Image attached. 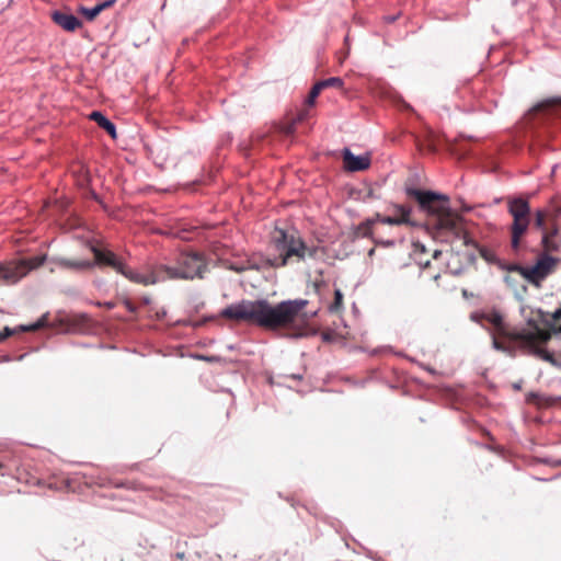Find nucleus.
<instances>
[{
	"label": "nucleus",
	"instance_id": "1",
	"mask_svg": "<svg viewBox=\"0 0 561 561\" xmlns=\"http://www.w3.org/2000/svg\"><path fill=\"white\" fill-rule=\"evenodd\" d=\"M306 300L282 301L275 306L267 300H242L221 310L225 319L247 322L268 330L298 328L305 322Z\"/></svg>",
	"mask_w": 561,
	"mask_h": 561
},
{
	"label": "nucleus",
	"instance_id": "2",
	"mask_svg": "<svg viewBox=\"0 0 561 561\" xmlns=\"http://www.w3.org/2000/svg\"><path fill=\"white\" fill-rule=\"evenodd\" d=\"M407 195L414 198L420 209L427 215V225L437 234H453L460 238L463 232V218L450 208V199L445 194L408 187Z\"/></svg>",
	"mask_w": 561,
	"mask_h": 561
},
{
	"label": "nucleus",
	"instance_id": "3",
	"mask_svg": "<svg viewBox=\"0 0 561 561\" xmlns=\"http://www.w3.org/2000/svg\"><path fill=\"white\" fill-rule=\"evenodd\" d=\"M273 243L276 251L279 254L273 259H266L263 263L256 260H249L248 265L233 266L236 272H243L245 270H260L262 265L268 267H284L294 262H301L306 256L314 257L317 254V248H309L300 239L293 234H287L285 230L278 229L273 236Z\"/></svg>",
	"mask_w": 561,
	"mask_h": 561
},
{
	"label": "nucleus",
	"instance_id": "4",
	"mask_svg": "<svg viewBox=\"0 0 561 561\" xmlns=\"http://www.w3.org/2000/svg\"><path fill=\"white\" fill-rule=\"evenodd\" d=\"M527 330L514 347L519 348L523 353L534 355L546 362L553 363V354L542 347L551 339V332L541 328L542 324H549L546 313L541 310L530 311V316L526 319Z\"/></svg>",
	"mask_w": 561,
	"mask_h": 561
},
{
	"label": "nucleus",
	"instance_id": "5",
	"mask_svg": "<svg viewBox=\"0 0 561 561\" xmlns=\"http://www.w3.org/2000/svg\"><path fill=\"white\" fill-rule=\"evenodd\" d=\"M165 280L168 279H194L202 278L207 265L199 253H181L174 266L162 264Z\"/></svg>",
	"mask_w": 561,
	"mask_h": 561
},
{
	"label": "nucleus",
	"instance_id": "6",
	"mask_svg": "<svg viewBox=\"0 0 561 561\" xmlns=\"http://www.w3.org/2000/svg\"><path fill=\"white\" fill-rule=\"evenodd\" d=\"M506 201L507 211L513 217V222L510 227L511 245L514 250H517L522 238L530 225V205L523 197H507Z\"/></svg>",
	"mask_w": 561,
	"mask_h": 561
},
{
	"label": "nucleus",
	"instance_id": "7",
	"mask_svg": "<svg viewBox=\"0 0 561 561\" xmlns=\"http://www.w3.org/2000/svg\"><path fill=\"white\" fill-rule=\"evenodd\" d=\"M560 260L553 257L547 253L538 255L536 263L533 266H523L519 264H513L508 267V271L518 273L525 280L533 284L537 288L541 287V283L554 271Z\"/></svg>",
	"mask_w": 561,
	"mask_h": 561
},
{
	"label": "nucleus",
	"instance_id": "8",
	"mask_svg": "<svg viewBox=\"0 0 561 561\" xmlns=\"http://www.w3.org/2000/svg\"><path fill=\"white\" fill-rule=\"evenodd\" d=\"M488 321L494 328L493 345L496 350L511 352L519 341L527 328L511 327L504 322L499 312H493L488 317Z\"/></svg>",
	"mask_w": 561,
	"mask_h": 561
},
{
	"label": "nucleus",
	"instance_id": "9",
	"mask_svg": "<svg viewBox=\"0 0 561 561\" xmlns=\"http://www.w3.org/2000/svg\"><path fill=\"white\" fill-rule=\"evenodd\" d=\"M43 262V256H33L18 262L0 264V286L18 283L30 271L41 266Z\"/></svg>",
	"mask_w": 561,
	"mask_h": 561
},
{
	"label": "nucleus",
	"instance_id": "10",
	"mask_svg": "<svg viewBox=\"0 0 561 561\" xmlns=\"http://www.w3.org/2000/svg\"><path fill=\"white\" fill-rule=\"evenodd\" d=\"M90 252L93 254V261L72 260V268L84 270L94 265L108 266L121 274L125 266V263L113 251L100 248L99 243Z\"/></svg>",
	"mask_w": 561,
	"mask_h": 561
},
{
	"label": "nucleus",
	"instance_id": "11",
	"mask_svg": "<svg viewBox=\"0 0 561 561\" xmlns=\"http://www.w3.org/2000/svg\"><path fill=\"white\" fill-rule=\"evenodd\" d=\"M161 270H163L162 264L150 266L145 272L134 271L125 264L121 274L133 283L148 286L165 280Z\"/></svg>",
	"mask_w": 561,
	"mask_h": 561
},
{
	"label": "nucleus",
	"instance_id": "12",
	"mask_svg": "<svg viewBox=\"0 0 561 561\" xmlns=\"http://www.w3.org/2000/svg\"><path fill=\"white\" fill-rule=\"evenodd\" d=\"M72 240L85 247L89 251L98 243V234L85 227L81 220L72 214Z\"/></svg>",
	"mask_w": 561,
	"mask_h": 561
},
{
	"label": "nucleus",
	"instance_id": "13",
	"mask_svg": "<svg viewBox=\"0 0 561 561\" xmlns=\"http://www.w3.org/2000/svg\"><path fill=\"white\" fill-rule=\"evenodd\" d=\"M72 176L76 178V184L80 190H82V195L85 198H96L95 192L89 188L91 176L89 170L82 161H72Z\"/></svg>",
	"mask_w": 561,
	"mask_h": 561
},
{
	"label": "nucleus",
	"instance_id": "14",
	"mask_svg": "<svg viewBox=\"0 0 561 561\" xmlns=\"http://www.w3.org/2000/svg\"><path fill=\"white\" fill-rule=\"evenodd\" d=\"M344 169L348 172H358L367 170L370 165L369 154L354 156L347 148L343 150Z\"/></svg>",
	"mask_w": 561,
	"mask_h": 561
},
{
	"label": "nucleus",
	"instance_id": "15",
	"mask_svg": "<svg viewBox=\"0 0 561 561\" xmlns=\"http://www.w3.org/2000/svg\"><path fill=\"white\" fill-rule=\"evenodd\" d=\"M393 209L400 211V217L394 216H381L376 214L375 220L386 225H402L408 224L410 220L411 209L403 205H394Z\"/></svg>",
	"mask_w": 561,
	"mask_h": 561
},
{
	"label": "nucleus",
	"instance_id": "16",
	"mask_svg": "<svg viewBox=\"0 0 561 561\" xmlns=\"http://www.w3.org/2000/svg\"><path fill=\"white\" fill-rule=\"evenodd\" d=\"M460 238L463 240V243L467 247L474 248L479 252L480 256L482 259H484L486 262L496 263L497 257H496L495 252L484 245L479 244L477 241L471 239L465 229H463V232L461 233Z\"/></svg>",
	"mask_w": 561,
	"mask_h": 561
},
{
	"label": "nucleus",
	"instance_id": "17",
	"mask_svg": "<svg viewBox=\"0 0 561 561\" xmlns=\"http://www.w3.org/2000/svg\"><path fill=\"white\" fill-rule=\"evenodd\" d=\"M561 108V98H550L535 105L528 113L534 116L539 113L553 114Z\"/></svg>",
	"mask_w": 561,
	"mask_h": 561
},
{
	"label": "nucleus",
	"instance_id": "18",
	"mask_svg": "<svg viewBox=\"0 0 561 561\" xmlns=\"http://www.w3.org/2000/svg\"><path fill=\"white\" fill-rule=\"evenodd\" d=\"M115 0H107L101 3H98L91 9L79 7L78 11L82 14L88 21H93L103 10L113 5Z\"/></svg>",
	"mask_w": 561,
	"mask_h": 561
},
{
	"label": "nucleus",
	"instance_id": "19",
	"mask_svg": "<svg viewBox=\"0 0 561 561\" xmlns=\"http://www.w3.org/2000/svg\"><path fill=\"white\" fill-rule=\"evenodd\" d=\"M90 118L94 121L101 128H103L113 139H116V127L107 119L101 112H92Z\"/></svg>",
	"mask_w": 561,
	"mask_h": 561
},
{
	"label": "nucleus",
	"instance_id": "20",
	"mask_svg": "<svg viewBox=\"0 0 561 561\" xmlns=\"http://www.w3.org/2000/svg\"><path fill=\"white\" fill-rule=\"evenodd\" d=\"M558 233V229L554 228L552 231H545L542 233L541 245L543 248V253L558 251L559 244L556 242L554 237Z\"/></svg>",
	"mask_w": 561,
	"mask_h": 561
},
{
	"label": "nucleus",
	"instance_id": "21",
	"mask_svg": "<svg viewBox=\"0 0 561 561\" xmlns=\"http://www.w3.org/2000/svg\"><path fill=\"white\" fill-rule=\"evenodd\" d=\"M526 400H527L528 403L535 404V405H537L539 408H541V407H549L553 402L552 399L543 397V396H541L539 393H536V392L528 393Z\"/></svg>",
	"mask_w": 561,
	"mask_h": 561
},
{
	"label": "nucleus",
	"instance_id": "22",
	"mask_svg": "<svg viewBox=\"0 0 561 561\" xmlns=\"http://www.w3.org/2000/svg\"><path fill=\"white\" fill-rule=\"evenodd\" d=\"M51 19L64 30L70 31V14L60 11H54L51 13Z\"/></svg>",
	"mask_w": 561,
	"mask_h": 561
},
{
	"label": "nucleus",
	"instance_id": "23",
	"mask_svg": "<svg viewBox=\"0 0 561 561\" xmlns=\"http://www.w3.org/2000/svg\"><path fill=\"white\" fill-rule=\"evenodd\" d=\"M376 222L375 218L367 219L366 221L358 225L356 234L358 237L367 238L373 236V225Z\"/></svg>",
	"mask_w": 561,
	"mask_h": 561
},
{
	"label": "nucleus",
	"instance_id": "24",
	"mask_svg": "<svg viewBox=\"0 0 561 561\" xmlns=\"http://www.w3.org/2000/svg\"><path fill=\"white\" fill-rule=\"evenodd\" d=\"M319 82L323 90L327 88H335L342 91L344 90V81L339 77H331L324 80H320Z\"/></svg>",
	"mask_w": 561,
	"mask_h": 561
},
{
	"label": "nucleus",
	"instance_id": "25",
	"mask_svg": "<svg viewBox=\"0 0 561 561\" xmlns=\"http://www.w3.org/2000/svg\"><path fill=\"white\" fill-rule=\"evenodd\" d=\"M330 311L333 313H339L343 309V294L340 289H335L334 291V300L329 307Z\"/></svg>",
	"mask_w": 561,
	"mask_h": 561
},
{
	"label": "nucleus",
	"instance_id": "26",
	"mask_svg": "<svg viewBox=\"0 0 561 561\" xmlns=\"http://www.w3.org/2000/svg\"><path fill=\"white\" fill-rule=\"evenodd\" d=\"M546 218L547 211L542 209H538L535 214V226L542 231H547L546 229Z\"/></svg>",
	"mask_w": 561,
	"mask_h": 561
},
{
	"label": "nucleus",
	"instance_id": "27",
	"mask_svg": "<svg viewBox=\"0 0 561 561\" xmlns=\"http://www.w3.org/2000/svg\"><path fill=\"white\" fill-rule=\"evenodd\" d=\"M298 122L296 119H293L289 123L283 124L280 126V133L286 135V136H291L295 133V130H296V124Z\"/></svg>",
	"mask_w": 561,
	"mask_h": 561
},
{
	"label": "nucleus",
	"instance_id": "28",
	"mask_svg": "<svg viewBox=\"0 0 561 561\" xmlns=\"http://www.w3.org/2000/svg\"><path fill=\"white\" fill-rule=\"evenodd\" d=\"M311 107H308L307 105H305V108H302L298 114H297V117L295 118L298 123H301L304 121H306L308 117H309V111H310Z\"/></svg>",
	"mask_w": 561,
	"mask_h": 561
},
{
	"label": "nucleus",
	"instance_id": "29",
	"mask_svg": "<svg viewBox=\"0 0 561 561\" xmlns=\"http://www.w3.org/2000/svg\"><path fill=\"white\" fill-rule=\"evenodd\" d=\"M322 90L323 89L320 85V82L318 81L317 83L313 84V87L311 88L309 94L312 95V96L318 98V95L321 93Z\"/></svg>",
	"mask_w": 561,
	"mask_h": 561
},
{
	"label": "nucleus",
	"instance_id": "30",
	"mask_svg": "<svg viewBox=\"0 0 561 561\" xmlns=\"http://www.w3.org/2000/svg\"><path fill=\"white\" fill-rule=\"evenodd\" d=\"M455 152H459L460 154H467L469 149L465 146V144H458L453 149Z\"/></svg>",
	"mask_w": 561,
	"mask_h": 561
},
{
	"label": "nucleus",
	"instance_id": "31",
	"mask_svg": "<svg viewBox=\"0 0 561 561\" xmlns=\"http://www.w3.org/2000/svg\"><path fill=\"white\" fill-rule=\"evenodd\" d=\"M551 319L553 322L561 320V304L560 307L551 314Z\"/></svg>",
	"mask_w": 561,
	"mask_h": 561
},
{
	"label": "nucleus",
	"instance_id": "32",
	"mask_svg": "<svg viewBox=\"0 0 561 561\" xmlns=\"http://www.w3.org/2000/svg\"><path fill=\"white\" fill-rule=\"evenodd\" d=\"M316 99H317L316 96L308 94L305 105H307L308 107H312L316 103Z\"/></svg>",
	"mask_w": 561,
	"mask_h": 561
},
{
	"label": "nucleus",
	"instance_id": "33",
	"mask_svg": "<svg viewBox=\"0 0 561 561\" xmlns=\"http://www.w3.org/2000/svg\"><path fill=\"white\" fill-rule=\"evenodd\" d=\"M12 334V331L9 328L4 329V332H0V342L4 341Z\"/></svg>",
	"mask_w": 561,
	"mask_h": 561
},
{
	"label": "nucleus",
	"instance_id": "34",
	"mask_svg": "<svg viewBox=\"0 0 561 561\" xmlns=\"http://www.w3.org/2000/svg\"><path fill=\"white\" fill-rule=\"evenodd\" d=\"M39 328H41V323L37 322V323H35V324H33L31 327H22V330L23 331H36Z\"/></svg>",
	"mask_w": 561,
	"mask_h": 561
},
{
	"label": "nucleus",
	"instance_id": "35",
	"mask_svg": "<svg viewBox=\"0 0 561 561\" xmlns=\"http://www.w3.org/2000/svg\"><path fill=\"white\" fill-rule=\"evenodd\" d=\"M527 293V286L526 285H522L520 286V291L519 293H516V296L519 300L523 299V296Z\"/></svg>",
	"mask_w": 561,
	"mask_h": 561
},
{
	"label": "nucleus",
	"instance_id": "36",
	"mask_svg": "<svg viewBox=\"0 0 561 561\" xmlns=\"http://www.w3.org/2000/svg\"><path fill=\"white\" fill-rule=\"evenodd\" d=\"M79 27H81L80 20L72 15V31H75L76 28H79Z\"/></svg>",
	"mask_w": 561,
	"mask_h": 561
},
{
	"label": "nucleus",
	"instance_id": "37",
	"mask_svg": "<svg viewBox=\"0 0 561 561\" xmlns=\"http://www.w3.org/2000/svg\"><path fill=\"white\" fill-rule=\"evenodd\" d=\"M61 484H62V485H61V488H64V489H68V485H69V479H65V480L62 481V483H61Z\"/></svg>",
	"mask_w": 561,
	"mask_h": 561
},
{
	"label": "nucleus",
	"instance_id": "38",
	"mask_svg": "<svg viewBox=\"0 0 561 561\" xmlns=\"http://www.w3.org/2000/svg\"><path fill=\"white\" fill-rule=\"evenodd\" d=\"M304 334V330L301 328H298V330L294 333V335L299 336Z\"/></svg>",
	"mask_w": 561,
	"mask_h": 561
},
{
	"label": "nucleus",
	"instance_id": "39",
	"mask_svg": "<svg viewBox=\"0 0 561 561\" xmlns=\"http://www.w3.org/2000/svg\"><path fill=\"white\" fill-rule=\"evenodd\" d=\"M505 282H506L508 285H512L513 279H512L510 276H506V277H505Z\"/></svg>",
	"mask_w": 561,
	"mask_h": 561
},
{
	"label": "nucleus",
	"instance_id": "40",
	"mask_svg": "<svg viewBox=\"0 0 561 561\" xmlns=\"http://www.w3.org/2000/svg\"><path fill=\"white\" fill-rule=\"evenodd\" d=\"M105 307H106L107 309H112V308L114 307V304H113V302H106V304H105Z\"/></svg>",
	"mask_w": 561,
	"mask_h": 561
},
{
	"label": "nucleus",
	"instance_id": "41",
	"mask_svg": "<svg viewBox=\"0 0 561 561\" xmlns=\"http://www.w3.org/2000/svg\"><path fill=\"white\" fill-rule=\"evenodd\" d=\"M76 318H77V316L72 314V320H71L72 328H73V327H75V324H76Z\"/></svg>",
	"mask_w": 561,
	"mask_h": 561
},
{
	"label": "nucleus",
	"instance_id": "42",
	"mask_svg": "<svg viewBox=\"0 0 561 561\" xmlns=\"http://www.w3.org/2000/svg\"><path fill=\"white\" fill-rule=\"evenodd\" d=\"M176 557H178L179 559H182V558L184 557V553H183V552H179V553L176 554Z\"/></svg>",
	"mask_w": 561,
	"mask_h": 561
},
{
	"label": "nucleus",
	"instance_id": "43",
	"mask_svg": "<svg viewBox=\"0 0 561 561\" xmlns=\"http://www.w3.org/2000/svg\"><path fill=\"white\" fill-rule=\"evenodd\" d=\"M462 210H463V211H469V210H470V207L463 206Z\"/></svg>",
	"mask_w": 561,
	"mask_h": 561
},
{
	"label": "nucleus",
	"instance_id": "44",
	"mask_svg": "<svg viewBox=\"0 0 561 561\" xmlns=\"http://www.w3.org/2000/svg\"><path fill=\"white\" fill-rule=\"evenodd\" d=\"M394 217H400V211L394 210Z\"/></svg>",
	"mask_w": 561,
	"mask_h": 561
},
{
	"label": "nucleus",
	"instance_id": "45",
	"mask_svg": "<svg viewBox=\"0 0 561 561\" xmlns=\"http://www.w3.org/2000/svg\"><path fill=\"white\" fill-rule=\"evenodd\" d=\"M438 254H439V252H438V251H435V252H434V257H437V255H438Z\"/></svg>",
	"mask_w": 561,
	"mask_h": 561
},
{
	"label": "nucleus",
	"instance_id": "46",
	"mask_svg": "<svg viewBox=\"0 0 561 561\" xmlns=\"http://www.w3.org/2000/svg\"><path fill=\"white\" fill-rule=\"evenodd\" d=\"M556 331L561 332V325Z\"/></svg>",
	"mask_w": 561,
	"mask_h": 561
},
{
	"label": "nucleus",
	"instance_id": "47",
	"mask_svg": "<svg viewBox=\"0 0 561 561\" xmlns=\"http://www.w3.org/2000/svg\"><path fill=\"white\" fill-rule=\"evenodd\" d=\"M2 468H3V465H2V463H0V471L2 470Z\"/></svg>",
	"mask_w": 561,
	"mask_h": 561
}]
</instances>
